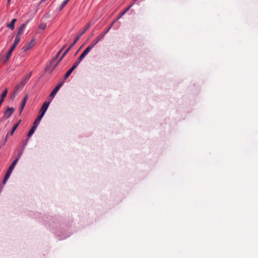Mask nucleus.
I'll list each match as a JSON object with an SVG mask.
<instances>
[{
	"label": "nucleus",
	"instance_id": "b1692460",
	"mask_svg": "<svg viewBox=\"0 0 258 258\" xmlns=\"http://www.w3.org/2000/svg\"><path fill=\"white\" fill-rule=\"evenodd\" d=\"M73 72H72V70H71L70 69L66 73V74H65L64 76V79H66L67 78H68L69 77V76L71 74V73H72Z\"/></svg>",
	"mask_w": 258,
	"mask_h": 258
},
{
	"label": "nucleus",
	"instance_id": "f8f14e48",
	"mask_svg": "<svg viewBox=\"0 0 258 258\" xmlns=\"http://www.w3.org/2000/svg\"><path fill=\"white\" fill-rule=\"evenodd\" d=\"M32 72H30L28 74L25 76L24 78L22 79L20 83L24 86L27 83L29 79L32 76Z\"/></svg>",
	"mask_w": 258,
	"mask_h": 258
},
{
	"label": "nucleus",
	"instance_id": "0eeeda50",
	"mask_svg": "<svg viewBox=\"0 0 258 258\" xmlns=\"http://www.w3.org/2000/svg\"><path fill=\"white\" fill-rule=\"evenodd\" d=\"M28 22H27L26 23L23 24L19 28L18 31L17 33L16 36L15 38H18L19 40L20 41L21 37L20 35L22 34V33L23 32L24 29H25L27 25L28 24Z\"/></svg>",
	"mask_w": 258,
	"mask_h": 258
},
{
	"label": "nucleus",
	"instance_id": "412c9836",
	"mask_svg": "<svg viewBox=\"0 0 258 258\" xmlns=\"http://www.w3.org/2000/svg\"><path fill=\"white\" fill-rule=\"evenodd\" d=\"M20 122H21V120H20L17 124H16L15 125H14L11 133H10V136H12L14 134L15 131L16 130L18 126H19Z\"/></svg>",
	"mask_w": 258,
	"mask_h": 258
},
{
	"label": "nucleus",
	"instance_id": "20e7f679",
	"mask_svg": "<svg viewBox=\"0 0 258 258\" xmlns=\"http://www.w3.org/2000/svg\"><path fill=\"white\" fill-rule=\"evenodd\" d=\"M92 48L93 47L90 45L88 46L83 51V52L81 54V55L78 58V60L75 62L77 63V64L79 65L81 61L88 54V53L91 51V50Z\"/></svg>",
	"mask_w": 258,
	"mask_h": 258
},
{
	"label": "nucleus",
	"instance_id": "4468645a",
	"mask_svg": "<svg viewBox=\"0 0 258 258\" xmlns=\"http://www.w3.org/2000/svg\"><path fill=\"white\" fill-rule=\"evenodd\" d=\"M43 117V116H42V115H40L39 114L36 118V119H35V120L34 121V123H33V126H34L35 127H37V126L39 125L42 118Z\"/></svg>",
	"mask_w": 258,
	"mask_h": 258
},
{
	"label": "nucleus",
	"instance_id": "cd10ccee",
	"mask_svg": "<svg viewBox=\"0 0 258 258\" xmlns=\"http://www.w3.org/2000/svg\"><path fill=\"white\" fill-rule=\"evenodd\" d=\"M9 135H10V134H8L6 135V137H5V142H7V140H8V137H9Z\"/></svg>",
	"mask_w": 258,
	"mask_h": 258
},
{
	"label": "nucleus",
	"instance_id": "393cba45",
	"mask_svg": "<svg viewBox=\"0 0 258 258\" xmlns=\"http://www.w3.org/2000/svg\"><path fill=\"white\" fill-rule=\"evenodd\" d=\"M28 140H29V139H26V140H24L23 141V147H22L23 150L24 149L25 146L27 145V144L28 143Z\"/></svg>",
	"mask_w": 258,
	"mask_h": 258
},
{
	"label": "nucleus",
	"instance_id": "6ab92c4d",
	"mask_svg": "<svg viewBox=\"0 0 258 258\" xmlns=\"http://www.w3.org/2000/svg\"><path fill=\"white\" fill-rule=\"evenodd\" d=\"M35 44L34 40L32 39L26 46L25 49H29L32 48Z\"/></svg>",
	"mask_w": 258,
	"mask_h": 258
},
{
	"label": "nucleus",
	"instance_id": "dca6fc26",
	"mask_svg": "<svg viewBox=\"0 0 258 258\" xmlns=\"http://www.w3.org/2000/svg\"><path fill=\"white\" fill-rule=\"evenodd\" d=\"M12 172L11 171H10L9 170H7L6 173V175H5V176L3 179V184H5L7 180H8V179L9 178L10 176H11V174L12 173Z\"/></svg>",
	"mask_w": 258,
	"mask_h": 258
},
{
	"label": "nucleus",
	"instance_id": "ddd939ff",
	"mask_svg": "<svg viewBox=\"0 0 258 258\" xmlns=\"http://www.w3.org/2000/svg\"><path fill=\"white\" fill-rule=\"evenodd\" d=\"M28 99V95H26L23 99L22 102L20 107V114L22 113Z\"/></svg>",
	"mask_w": 258,
	"mask_h": 258
},
{
	"label": "nucleus",
	"instance_id": "f3484780",
	"mask_svg": "<svg viewBox=\"0 0 258 258\" xmlns=\"http://www.w3.org/2000/svg\"><path fill=\"white\" fill-rule=\"evenodd\" d=\"M16 21L17 20L16 19H13L10 23L7 24V27L11 29V30H13L15 28V23Z\"/></svg>",
	"mask_w": 258,
	"mask_h": 258
},
{
	"label": "nucleus",
	"instance_id": "bb28decb",
	"mask_svg": "<svg viewBox=\"0 0 258 258\" xmlns=\"http://www.w3.org/2000/svg\"><path fill=\"white\" fill-rule=\"evenodd\" d=\"M23 150L22 149L18 154V156H17V157L16 159H18V160H19V159L20 158V157H21L22 154H23Z\"/></svg>",
	"mask_w": 258,
	"mask_h": 258
},
{
	"label": "nucleus",
	"instance_id": "9d476101",
	"mask_svg": "<svg viewBox=\"0 0 258 258\" xmlns=\"http://www.w3.org/2000/svg\"><path fill=\"white\" fill-rule=\"evenodd\" d=\"M90 26V25L89 24H88L86 26V27L84 29V30L81 33H80L78 35V36L75 38V39L74 40V42H73V45H75L77 43V42L79 39L80 37L86 32V31L89 28Z\"/></svg>",
	"mask_w": 258,
	"mask_h": 258
},
{
	"label": "nucleus",
	"instance_id": "4be33fe9",
	"mask_svg": "<svg viewBox=\"0 0 258 258\" xmlns=\"http://www.w3.org/2000/svg\"><path fill=\"white\" fill-rule=\"evenodd\" d=\"M70 1V0H65L64 1L62 4L60 5V6H59V10H62L66 5L68 3V2Z\"/></svg>",
	"mask_w": 258,
	"mask_h": 258
},
{
	"label": "nucleus",
	"instance_id": "f257e3e1",
	"mask_svg": "<svg viewBox=\"0 0 258 258\" xmlns=\"http://www.w3.org/2000/svg\"><path fill=\"white\" fill-rule=\"evenodd\" d=\"M62 49L63 48L58 52L55 57L51 60L49 66L47 67V69L50 70V73H51L53 71L59 63L61 61L60 58H59L57 61H56V60L61 53Z\"/></svg>",
	"mask_w": 258,
	"mask_h": 258
},
{
	"label": "nucleus",
	"instance_id": "a878e982",
	"mask_svg": "<svg viewBox=\"0 0 258 258\" xmlns=\"http://www.w3.org/2000/svg\"><path fill=\"white\" fill-rule=\"evenodd\" d=\"M78 66V64L77 63L75 62L73 64L72 68L70 69L71 70H72V72H73V71Z\"/></svg>",
	"mask_w": 258,
	"mask_h": 258
},
{
	"label": "nucleus",
	"instance_id": "a211bd4d",
	"mask_svg": "<svg viewBox=\"0 0 258 258\" xmlns=\"http://www.w3.org/2000/svg\"><path fill=\"white\" fill-rule=\"evenodd\" d=\"M74 45H73L72 43V44L65 50V51L63 53L62 55L59 58L60 60H62L63 59L64 56L68 53V52L70 51V50Z\"/></svg>",
	"mask_w": 258,
	"mask_h": 258
},
{
	"label": "nucleus",
	"instance_id": "5701e85b",
	"mask_svg": "<svg viewBox=\"0 0 258 258\" xmlns=\"http://www.w3.org/2000/svg\"><path fill=\"white\" fill-rule=\"evenodd\" d=\"M39 28L40 29L44 30L46 27L45 23H41L39 25Z\"/></svg>",
	"mask_w": 258,
	"mask_h": 258
},
{
	"label": "nucleus",
	"instance_id": "6e6552de",
	"mask_svg": "<svg viewBox=\"0 0 258 258\" xmlns=\"http://www.w3.org/2000/svg\"><path fill=\"white\" fill-rule=\"evenodd\" d=\"M50 104L49 102H45L42 105L40 110V114L42 115V116H44L48 107Z\"/></svg>",
	"mask_w": 258,
	"mask_h": 258
},
{
	"label": "nucleus",
	"instance_id": "c85d7f7f",
	"mask_svg": "<svg viewBox=\"0 0 258 258\" xmlns=\"http://www.w3.org/2000/svg\"><path fill=\"white\" fill-rule=\"evenodd\" d=\"M10 1H11V0H8V5L9 4Z\"/></svg>",
	"mask_w": 258,
	"mask_h": 258
},
{
	"label": "nucleus",
	"instance_id": "1a4fd4ad",
	"mask_svg": "<svg viewBox=\"0 0 258 258\" xmlns=\"http://www.w3.org/2000/svg\"><path fill=\"white\" fill-rule=\"evenodd\" d=\"M132 7V5L130 6L126 9H125L123 11L121 12L119 15L117 16L115 20H114L111 24H113L119 19H120Z\"/></svg>",
	"mask_w": 258,
	"mask_h": 258
},
{
	"label": "nucleus",
	"instance_id": "f03ea898",
	"mask_svg": "<svg viewBox=\"0 0 258 258\" xmlns=\"http://www.w3.org/2000/svg\"><path fill=\"white\" fill-rule=\"evenodd\" d=\"M19 42H20V41L19 40V38H15L14 43H13L12 46H11V48L7 52L6 55L4 57L5 63H7L8 62L9 58L11 57L13 51H14V49L15 48V47H16V46L17 45V44L19 43Z\"/></svg>",
	"mask_w": 258,
	"mask_h": 258
},
{
	"label": "nucleus",
	"instance_id": "9b49d317",
	"mask_svg": "<svg viewBox=\"0 0 258 258\" xmlns=\"http://www.w3.org/2000/svg\"><path fill=\"white\" fill-rule=\"evenodd\" d=\"M24 86L23 84H22L20 82L16 86L13 92L14 97H15L16 94H17L18 93H19V92L23 89Z\"/></svg>",
	"mask_w": 258,
	"mask_h": 258
},
{
	"label": "nucleus",
	"instance_id": "2eb2a0df",
	"mask_svg": "<svg viewBox=\"0 0 258 258\" xmlns=\"http://www.w3.org/2000/svg\"><path fill=\"white\" fill-rule=\"evenodd\" d=\"M18 161V159H16L13 161L12 163L11 164V165L9 166L8 170L12 172L13 169H14L16 164L17 163Z\"/></svg>",
	"mask_w": 258,
	"mask_h": 258
},
{
	"label": "nucleus",
	"instance_id": "423d86ee",
	"mask_svg": "<svg viewBox=\"0 0 258 258\" xmlns=\"http://www.w3.org/2000/svg\"><path fill=\"white\" fill-rule=\"evenodd\" d=\"M64 81H61L53 89L50 94V97L51 98H54L55 95L56 94L58 91L59 90L60 87L63 85Z\"/></svg>",
	"mask_w": 258,
	"mask_h": 258
},
{
	"label": "nucleus",
	"instance_id": "39448f33",
	"mask_svg": "<svg viewBox=\"0 0 258 258\" xmlns=\"http://www.w3.org/2000/svg\"><path fill=\"white\" fill-rule=\"evenodd\" d=\"M14 111V109L12 107H8L5 111L4 116L2 118L3 120L8 119L13 114Z\"/></svg>",
	"mask_w": 258,
	"mask_h": 258
},
{
	"label": "nucleus",
	"instance_id": "7ed1b4c3",
	"mask_svg": "<svg viewBox=\"0 0 258 258\" xmlns=\"http://www.w3.org/2000/svg\"><path fill=\"white\" fill-rule=\"evenodd\" d=\"M112 27V24H110V25H109L106 28V30L104 32L101 33L98 37L96 38V39L92 42L90 45L93 48L99 41L104 38V36L110 30Z\"/></svg>",
	"mask_w": 258,
	"mask_h": 258
},
{
	"label": "nucleus",
	"instance_id": "aec40b11",
	"mask_svg": "<svg viewBox=\"0 0 258 258\" xmlns=\"http://www.w3.org/2000/svg\"><path fill=\"white\" fill-rule=\"evenodd\" d=\"M36 128L37 127H36L33 125L32 127L30 129V130L29 131V132L28 133V135H27L28 138H30L32 136V135L34 134L35 130L36 129Z\"/></svg>",
	"mask_w": 258,
	"mask_h": 258
}]
</instances>
